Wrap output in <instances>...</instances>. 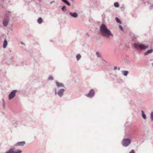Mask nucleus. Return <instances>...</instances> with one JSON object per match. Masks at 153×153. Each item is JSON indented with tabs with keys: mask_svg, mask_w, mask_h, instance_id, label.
<instances>
[{
	"mask_svg": "<svg viewBox=\"0 0 153 153\" xmlns=\"http://www.w3.org/2000/svg\"><path fill=\"white\" fill-rule=\"evenodd\" d=\"M153 52V49H152L149 50H148L146 52H145L144 53V55L146 56L148 55L149 54L152 53Z\"/></svg>",
	"mask_w": 153,
	"mask_h": 153,
	"instance_id": "9b49d317",
	"label": "nucleus"
},
{
	"mask_svg": "<svg viewBox=\"0 0 153 153\" xmlns=\"http://www.w3.org/2000/svg\"><path fill=\"white\" fill-rule=\"evenodd\" d=\"M17 91L16 90H14L10 92L8 95V99L9 100L13 98L15 96Z\"/></svg>",
	"mask_w": 153,
	"mask_h": 153,
	"instance_id": "39448f33",
	"label": "nucleus"
},
{
	"mask_svg": "<svg viewBox=\"0 0 153 153\" xmlns=\"http://www.w3.org/2000/svg\"><path fill=\"white\" fill-rule=\"evenodd\" d=\"M96 55L97 56V57L98 58H101V55L100 53L98 51H97L96 53Z\"/></svg>",
	"mask_w": 153,
	"mask_h": 153,
	"instance_id": "a211bd4d",
	"label": "nucleus"
},
{
	"mask_svg": "<svg viewBox=\"0 0 153 153\" xmlns=\"http://www.w3.org/2000/svg\"><path fill=\"white\" fill-rule=\"evenodd\" d=\"M55 94L56 95L57 94L59 97H61L63 95L65 90L63 88L60 89L58 91L56 88L55 89Z\"/></svg>",
	"mask_w": 153,
	"mask_h": 153,
	"instance_id": "20e7f679",
	"label": "nucleus"
},
{
	"mask_svg": "<svg viewBox=\"0 0 153 153\" xmlns=\"http://www.w3.org/2000/svg\"><path fill=\"white\" fill-rule=\"evenodd\" d=\"M119 28L121 30H123V28L122 26L121 25H119Z\"/></svg>",
	"mask_w": 153,
	"mask_h": 153,
	"instance_id": "cd10ccee",
	"label": "nucleus"
},
{
	"mask_svg": "<svg viewBox=\"0 0 153 153\" xmlns=\"http://www.w3.org/2000/svg\"><path fill=\"white\" fill-rule=\"evenodd\" d=\"M151 6L149 7V9L151 10L153 8V4H149Z\"/></svg>",
	"mask_w": 153,
	"mask_h": 153,
	"instance_id": "bb28decb",
	"label": "nucleus"
},
{
	"mask_svg": "<svg viewBox=\"0 0 153 153\" xmlns=\"http://www.w3.org/2000/svg\"><path fill=\"white\" fill-rule=\"evenodd\" d=\"M100 31L101 34L103 36L106 37L113 36L110 30L107 28L104 24H102L101 25Z\"/></svg>",
	"mask_w": 153,
	"mask_h": 153,
	"instance_id": "f257e3e1",
	"label": "nucleus"
},
{
	"mask_svg": "<svg viewBox=\"0 0 153 153\" xmlns=\"http://www.w3.org/2000/svg\"><path fill=\"white\" fill-rule=\"evenodd\" d=\"M16 64H20V62H17L16 63L15 65L16 66H17V65H16Z\"/></svg>",
	"mask_w": 153,
	"mask_h": 153,
	"instance_id": "7c9ffc66",
	"label": "nucleus"
},
{
	"mask_svg": "<svg viewBox=\"0 0 153 153\" xmlns=\"http://www.w3.org/2000/svg\"><path fill=\"white\" fill-rule=\"evenodd\" d=\"M54 2V1H52L51 2H50V3L51 4L53 3Z\"/></svg>",
	"mask_w": 153,
	"mask_h": 153,
	"instance_id": "473e14b6",
	"label": "nucleus"
},
{
	"mask_svg": "<svg viewBox=\"0 0 153 153\" xmlns=\"http://www.w3.org/2000/svg\"><path fill=\"white\" fill-rule=\"evenodd\" d=\"M152 66H153V63L152 64Z\"/></svg>",
	"mask_w": 153,
	"mask_h": 153,
	"instance_id": "ea45409f",
	"label": "nucleus"
},
{
	"mask_svg": "<svg viewBox=\"0 0 153 153\" xmlns=\"http://www.w3.org/2000/svg\"><path fill=\"white\" fill-rule=\"evenodd\" d=\"M15 149V147H13L11 149H10L9 150H8V151H10L11 152H12L14 153L15 151H14V150Z\"/></svg>",
	"mask_w": 153,
	"mask_h": 153,
	"instance_id": "aec40b11",
	"label": "nucleus"
},
{
	"mask_svg": "<svg viewBox=\"0 0 153 153\" xmlns=\"http://www.w3.org/2000/svg\"><path fill=\"white\" fill-rule=\"evenodd\" d=\"M122 74L124 76H127L129 73V71H122Z\"/></svg>",
	"mask_w": 153,
	"mask_h": 153,
	"instance_id": "f8f14e48",
	"label": "nucleus"
},
{
	"mask_svg": "<svg viewBox=\"0 0 153 153\" xmlns=\"http://www.w3.org/2000/svg\"><path fill=\"white\" fill-rule=\"evenodd\" d=\"M25 144V142L24 141H22V142H17L16 145H15V146H23Z\"/></svg>",
	"mask_w": 153,
	"mask_h": 153,
	"instance_id": "6e6552de",
	"label": "nucleus"
},
{
	"mask_svg": "<svg viewBox=\"0 0 153 153\" xmlns=\"http://www.w3.org/2000/svg\"><path fill=\"white\" fill-rule=\"evenodd\" d=\"M118 69V70H120V67H119Z\"/></svg>",
	"mask_w": 153,
	"mask_h": 153,
	"instance_id": "c9c22d12",
	"label": "nucleus"
},
{
	"mask_svg": "<svg viewBox=\"0 0 153 153\" xmlns=\"http://www.w3.org/2000/svg\"><path fill=\"white\" fill-rule=\"evenodd\" d=\"M130 62H127V63L128 64H130Z\"/></svg>",
	"mask_w": 153,
	"mask_h": 153,
	"instance_id": "72a5a7b5",
	"label": "nucleus"
},
{
	"mask_svg": "<svg viewBox=\"0 0 153 153\" xmlns=\"http://www.w3.org/2000/svg\"><path fill=\"white\" fill-rule=\"evenodd\" d=\"M3 1H4V0H2Z\"/></svg>",
	"mask_w": 153,
	"mask_h": 153,
	"instance_id": "a19ab883",
	"label": "nucleus"
},
{
	"mask_svg": "<svg viewBox=\"0 0 153 153\" xmlns=\"http://www.w3.org/2000/svg\"><path fill=\"white\" fill-rule=\"evenodd\" d=\"M117 68V67H116V66H115V67H114V70H115V69H116Z\"/></svg>",
	"mask_w": 153,
	"mask_h": 153,
	"instance_id": "2f4dec72",
	"label": "nucleus"
},
{
	"mask_svg": "<svg viewBox=\"0 0 153 153\" xmlns=\"http://www.w3.org/2000/svg\"><path fill=\"white\" fill-rule=\"evenodd\" d=\"M20 62V64H16V65L19 66H24L26 65V63L25 61H22Z\"/></svg>",
	"mask_w": 153,
	"mask_h": 153,
	"instance_id": "dca6fc26",
	"label": "nucleus"
},
{
	"mask_svg": "<svg viewBox=\"0 0 153 153\" xmlns=\"http://www.w3.org/2000/svg\"><path fill=\"white\" fill-rule=\"evenodd\" d=\"M22 151L20 150H17V151H15L14 153H21Z\"/></svg>",
	"mask_w": 153,
	"mask_h": 153,
	"instance_id": "a878e982",
	"label": "nucleus"
},
{
	"mask_svg": "<svg viewBox=\"0 0 153 153\" xmlns=\"http://www.w3.org/2000/svg\"><path fill=\"white\" fill-rule=\"evenodd\" d=\"M150 61H152V59H150Z\"/></svg>",
	"mask_w": 153,
	"mask_h": 153,
	"instance_id": "58836bf2",
	"label": "nucleus"
},
{
	"mask_svg": "<svg viewBox=\"0 0 153 153\" xmlns=\"http://www.w3.org/2000/svg\"><path fill=\"white\" fill-rule=\"evenodd\" d=\"M94 95V91L93 89H91L89 92L86 95L87 97L89 98H92Z\"/></svg>",
	"mask_w": 153,
	"mask_h": 153,
	"instance_id": "423d86ee",
	"label": "nucleus"
},
{
	"mask_svg": "<svg viewBox=\"0 0 153 153\" xmlns=\"http://www.w3.org/2000/svg\"><path fill=\"white\" fill-rule=\"evenodd\" d=\"M61 10H62L63 11H65V10H67V8L65 6H63Z\"/></svg>",
	"mask_w": 153,
	"mask_h": 153,
	"instance_id": "4be33fe9",
	"label": "nucleus"
},
{
	"mask_svg": "<svg viewBox=\"0 0 153 153\" xmlns=\"http://www.w3.org/2000/svg\"><path fill=\"white\" fill-rule=\"evenodd\" d=\"M129 153H135V152H134V150L132 149L131 151V152H129Z\"/></svg>",
	"mask_w": 153,
	"mask_h": 153,
	"instance_id": "c756f323",
	"label": "nucleus"
},
{
	"mask_svg": "<svg viewBox=\"0 0 153 153\" xmlns=\"http://www.w3.org/2000/svg\"><path fill=\"white\" fill-rule=\"evenodd\" d=\"M115 19L117 22L119 23H121V21L118 18L116 17L115 18Z\"/></svg>",
	"mask_w": 153,
	"mask_h": 153,
	"instance_id": "b1692460",
	"label": "nucleus"
},
{
	"mask_svg": "<svg viewBox=\"0 0 153 153\" xmlns=\"http://www.w3.org/2000/svg\"><path fill=\"white\" fill-rule=\"evenodd\" d=\"M7 45V41L5 39L4 41L3 45V47L4 48H5L6 47Z\"/></svg>",
	"mask_w": 153,
	"mask_h": 153,
	"instance_id": "2eb2a0df",
	"label": "nucleus"
},
{
	"mask_svg": "<svg viewBox=\"0 0 153 153\" xmlns=\"http://www.w3.org/2000/svg\"><path fill=\"white\" fill-rule=\"evenodd\" d=\"M56 85L58 87H64V85L62 83H60L56 81Z\"/></svg>",
	"mask_w": 153,
	"mask_h": 153,
	"instance_id": "9d476101",
	"label": "nucleus"
},
{
	"mask_svg": "<svg viewBox=\"0 0 153 153\" xmlns=\"http://www.w3.org/2000/svg\"><path fill=\"white\" fill-rule=\"evenodd\" d=\"M122 145L124 147H127L131 143V140L128 138H124L122 141Z\"/></svg>",
	"mask_w": 153,
	"mask_h": 153,
	"instance_id": "7ed1b4c3",
	"label": "nucleus"
},
{
	"mask_svg": "<svg viewBox=\"0 0 153 153\" xmlns=\"http://www.w3.org/2000/svg\"><path fill=\"white\" fill-rule=\"evenodd\" d=\"M21 44H24V43L23 42H21Z\"/></svg>",
	"mask_w": 153,
	"mask_h": 153,
	"instance_id": "f704fd0d",
	"label": "nucleus"
},
{
	"mask_svg": "<svg viewBox=\"0 0 153 153\" xmlns=\"http://www.w3.org/2000/svg\"><path fill=\"white\" fill-rule=\"evenodd\" d=\"M151 119L152 121L153 120V111L151 112L150 114Z\"/></svg>",
	"mask_w": 153,
	"mask_h": 153,
	"instance_id": "5701e85b",
	"label": "nucleus"
},
{
	"mask_svg": "<svg viewBox=\"0 0 153 153\" xmlns=\"http://www.w3.org/2000/svg\"><path fill=\"white\" fill-rule=\"evenodd\" d=\"M134 46L136 49H138L139 48L140 50H145L148 48V45H146L142 44L136 43L134 44Z\"/></svg>",
	"mask_w": 153,
	"mask_h": 153,
	"instance_id": "f03ea898",
	"label": "nucleus"
},
{
	"mask_svg": "<svg viewBox=\"0 0 153 153\" xmlns=\"http://www.w3.org/2000/svg\"><path fill=\"white\" fill-rule=\"evenodd\" d=\"M76 57L77 60V61L79 60L81 58V56L79 54L76 55Z\"/></svg>",
	"mask_w": 153,
	"mask_h": 153,
	"instance_id": "6ab92c4d",
	"label": "nucleus"
},
{
	"mask_svg": "<svg viewBox=\"0 0 153 153\" xmlns=\"http://www.w3.org/2000/svg\"><path fill=\"white\" fill-rule=\"evenodd\" d=\"M53 77L52 76H49L48 78V80H53Z\"/></svg>",
	"mask_w": 153,
	"mask_h": 153,
	"instance_id": "393cba45",
	"label": "nucleus"
},
{
	"mask_svg": "<svg viewBox=\"0 0 153 153\" xmlns=\"http://www.w3.org/2000/svg\"><path fill=\"white\" fill-rule=\"evenodd\" d=\"M9 21V20L8 18H6L4 19L3 22V25L5 27H7L8 25Z\"/></svg>",
	"mask_w": 153,
	"mask_h": 153,
	"instance_id": "0eeeda50",
	"label": "nucleus"
},
{
	"mask_svg": "<svg viewBox=\"0 0 153 153\" xmlns=\"http://www.w3.org/2000/svg\"><path fill=\"white\" fill-rule=\"evenodd\" d=\"M141 112L142 113L141 115L142 117H143V119H146V117L144 113V111L143 110H141Z\"/></svg>",
	"mask_w": 153,
	"mask_h": 153,
	"instance_id": "ddd939ff",
	"label": "nucleus"
},
{
	"mask_svg": "<svg viewBox=\"0 0 153 153\" xmlns=\"http://www.w3.org/2000/svg\"><path fill=\"white\" fill-rule=\"evenodd\" d=\"M7 12H8L9 13H11V12H10V11H7Z\"/></svg>",
	"mask_w": 153,
	"mask_h": 153,
	"instance_id": "e433bc0d",
	"label": "nucleus"
},
{
	"mask_svg": "<svg viewBox=\"0 0 153 153\" xmlns=\"http://www.w3.org/2000/svg\"><path fill=\"white\" fill-rule=\"evenodd\" d=\"M114 6L116 7H118L119 6L118 3L117 2H115L114 3Z\"/></svg>",
	"mask_w": 153,
	"mask_h": 153,
	"instance_id": "412c9836",
	"label": "nucleus"
},
{
	"mask_svg": "<svg viewBox=\"0 0 153 153\" xmlns=\"http://www.w3.org/2000/svg\"><path fill=\"white\" fill-rule=\"evenodd\" d=\"M71 1H74V0H71Z\"/></svg>",
	"mask_w": 153,
	"mask_h": 153,
	"instance_id": "4c0bfd02",
	"label": "nucleus"
},
{
	"mask_svg": "<svg viewBox=\"0 0 153 153\" xmlns=\"http://www.w3.org/2000/svg\"><path fill=\"white\" fill-rule=\"evenodd\" d=\"M2 101H3V107L4 108L5 107V102H4V100L3 99H2Z\"/></svg>",
	"mask_w": 153,
	"mask_h": 153,
	"instance_id": "c85d7f7f",
	"label": "nucleus"
},
{
	"mask_svg": "<svg viewBox=\"0 0 153 153\" xmlns=\"http://www.w3.org/2000/svg\"><path fill=\"white\" fill-rule=\"evenodd\" d=\"M62 1L68 6H70L71 4L67 0H61Z\"/></svg>",
	"mask_w": 153,
	"mask_h": 153,
	"instance_id": "4468645a",
	"label": "nucleus"
},
{
	"mask_svg": "<svg viewBox=\"0 0 153 153\" xmlns=\"http://www.w3.org/2000/svg\"><path fill=\"white\" fill-rule=\"evenodd\" d=\"M43 21V19L41 17L37 19V22L39 24L42 23Z\"/></svg>",
	"mask_w": 153,
	"mask_h": 153,
	"instance_id": "f3484780",
	"label": "nucleus"
},
{
	"mask_svg": "<svg viewBox=\"0 0 153 153\" xmlns=\"http://www.w3.org/2000/svg\"><path fill=\"white\" fill-rule=\"evenodd\" d=\"M70 15L74 18H76L78 16V14L76 12L72 13L70 12L69 13Z\"/></svg>",
	"mask_w": 153,
	"mask_h": 153,
	"instance_id": "1a4fd4ad",
	"label": "nucleus"
}]
</instances>
